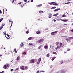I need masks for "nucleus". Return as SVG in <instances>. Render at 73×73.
Returning <instances> with one entry per match:
<instances>
[{
	"instance_id": "nucleus-56",
	"label": "nucleus",
	"mask_w": 73,
	"mask_h": 73,
	"mask_svg": "<svg viewBox=\"0 0 73 73\" xmlns=\"http://www.w3.org/2000/svg\"><path fill=\"white\" fill-rule=\"evenodd\" d=\"M11 71H13V69H11Z\"/></svg>"
},
{
	"instance_id": "nucleus-14",
	"label": "nucleus",
	"mask_w": 73,
	"mask_h": 73,
	"mask_svg": "<svg viewBox=\"0 0 73 73\" xmlns=\"http://www.w3.org/2000/svg\"><path fill=\"white\" fill-rule=\"evenodd\" d=\"M32 38H33L32 37H31L29 38L28 39V40H31L32 39Z\"/></svg>"
},
{
	"instance_id": "nucleus-50",
	"label": "nucleus",
	"mask_w": 73,
	"mask_h": 73,
	"mask_svg": "<svg viewBox=\"0 0 73 73\" xmlns=\"http://www.w3.org/2000/svg\"><path fill=\"white\" fill-rule=\"evenodd\" d=\"M21 3H22L21 2L19 3H18V4H21Z\"/></svg>"
},
{
	"instance_id": "nucleus-62",
	"label": "nucleus",
	"mask_w": 73,
	"mask_h": 73,
	"mask_svg": "<svg viewBox=\"0 0 73 73\" xmlns=\"http://www.w3.org/2000/svg\"><path fill=\"white\" fill-rule=\"evenodd\" d=\"M14 0H13V1L12 2V3H13L14 2Z\"/></svg>"
},
{
	"instance_id": "nucleus-36",
	"label": "nucleus",
	"mask_w": 73,
	"mask_h": 73,
	"mask_svg": "<svg viewBox=\"0 0 73 73\" xmlns=\"http://www.w3.org/2000/svg\"><path fill=\"white\" fill-rule=\"evenodd\" d=\"M26 33H27V34H28V33H29V32H28V31H26Z\"/></svg>"
},
{
	"instance_id": "nucleus-39",
	"label": "nucleus",
	"mask_w": 73,
	"mask_h": 73,
	"mask_svg": "<svg viewBox=\"0 0 73 73\" xmlns=\"http://www.w3.org/2000/svg\"><path fill=\"white\" fill-rule=\"evenodd\" d=\"M41 72H42V73H44L45 72V71H41Z\"/></svg>"
},
{
	"instance_id": "nucleus-46",
	"label": "nucleus",
	"mask_w": 73,
	"mask_h": 73,
	"mask_svg": "<svg viewBox=\"0 0 73 73\" xmlns=\"http://www.w3.org/2000/svg\"><path fill=\"white\" fill-rule=\"evenodd\" d=\"M19 70V68H16V69L15 70Z\"/></svg>"
},
{
	"instance_id": "nucleus-30",
	"label": "nucleus",
	"mask_w": 73,
	"mask_h": 73,
	"mask_svg": "<svg viewBox=\"0 0 73 73\" xmlns=\"http://www.w3.org/2000/svg\"><path fill=\"white\" fill-rule=\"evenodd\" d=\"M62 17H66V15L64 14L62 16Z\"/></svg>"
},
{
	"instance_id": "nucleus-64",
	"label": "nucleus",
	"mask_w": 73,
	"mask_h": 73,
	"mask_svg": "<svg viewBox=\"0 0 73 73\" xmlns=\"http://www.w3.org/2000/svg\"><path fill=\"white\" fill-rule=\"evenodd\" d=\"M50 68H52V66L51 65L50 66Z\"/></svg>"
},
{
	"instance_id": "nucleus-8",
	"label": "nucleus",
	"mask_w": 73,
	"mask_h": 73,
	"mask_svg": "<svg viewBox=\"0 0 73 73\" xmlns=\"http://www.w3.org/2000/svg\"><path fill=\"white\" fill-rule=\"evenodd\" d=\"M60 8L57 9H56L55 10H54V12H56V11H60Z\"/></svg>"
},
{
	"instance_id": "nucleus-15",
	"label": "nucleus",
	"mask_w": 73,
	"mask_h": 73,
	"mask_svg": "<svg viewBox=\"0 0 73 73\" xmlns=\"http://www.w3.org/2000/svg\"><path fill=\"white\" fill-rule=\"evenodd\" d=\"M20 60V56H18L17 58V60Z\"/></svg>"
},
{
	"instance_id": "nucleus-21",
	"label": "nucleus",
	"mask_w": 73,
	"mask_h": 73,
	"mask_svg": "<svg viewBox=\"0 0 73 73\" xmlns=\"http://www.w3.org/2000/svg\"><path fill=\"white\" fill-rule=\"evenodd\" d=\"M56 8V7H53L52 8H51V9H55V8Z\"/></svg>"
},
{
	"instance_id": "nucleus-48",
	"label": "nucleus",
	"mask_w": 73,
	"mask_h": 73,
	"mask_svg": "<svg viewBox=\"0 0 73 73\" xmlns=\"http://www.w3.org/2000/svg\"><path fill=\"white\" fill-rule=\"evenodd\" d=\"M55 49L56 50H57V49H58L57 48V47H56L55 48Z\"/></svg>"
},
{
	"instance_id": "nucleus-16",
	"label": "nucleus",
	"mask_w": 73,
	"mask_h": 73,
	"mask_svg": "<svg viewBox=\"0 0 73 73\" xmlns=\"http://www.w3.org/2000/svg\"><path fill=\"white\" fill-rule=\"evenodd\" d=\"M41 58H39V59H38V62H41Z\"/></svg>"
},
{
	"instance_id": "nucleus-1",
	"label": "nucleus",
	"mask_w": 73,
	"mask_h": 73,
	"mask_svg": "<svg viewBox=\"0 0 73 73\" xmlns=\"http://www.w3.org/2000/svg\"><path fill=\"white\" fill-rule=\"evenodd\" d=\"M24 66H20V68L21 69V70H25V69L27 70L28 69V67L27 66H26L25 68H24Z\"/></svg>"
},
{
	"instance_id": "nucleus-17",
	"label": "nucleus",
	"mask_w": 73,
	"mask_h": 73,
	"mask_svg": "<svg viewBox=\"0 0 73 73\" xmlns=\"http://www.w3.org/2000/svg\"><path fill=\"white\" fill-rule=\"evenodd\" d=\"M41 33V32L40 31H37L36 32V34H40Z\"/></svg>"
},
{
	"instance_id": "nucleus-2",
	"label": "nucleus",
	"mask_w": 73,
	"mask_h": 73,
	"mask_svg": "<svg viewBox=\"0 0 73 73\" xmlns=\"http://www.w3.org/2000/svg\"><path fill=\"white\" fill-rule=\"evenodd\" d=\"M44 39H41L38 40V42H39V43L42 42H43L44 41Z\"/></svg>"
},
{
	"instance_id": "nucleus-34",
	"label": "nucleus",
	"mask_w": 73,
	"mask_h": 73,
	"mask_svg": "<svg viewBox=\"0 0 73 73\" xmlns=\"http://www.w3.org/2000/svg\"><path fill=\"white\" fill-rule=\"evenodd\" d=\"M23 54H26V52H24L23 53Z\"/></svg>"
},
{
	"instance_id": "nucleus-59",
	"label": "nucleus",
	"mask_w": 73,
	"mask_h": 73,
	"mask_svg": "<svg viewBox=\"0 0 73 73\" xmlns=\"http://www.w3.org/2000/svg\"><path fill=\"white\" fill-rule=\"evenodd\" d=\"M2 26H4V25H4V24H2Z\"/></svg>"
},
{
	"instance_id": "nucleus-37",
	"label": "nucleus",
	"mask_w": 73,
	"mask_h": 73,
	"mask_svg": "<svg viewBox=\"0 0 73 73\" xmlns=\"http://www.w3.org/2000/svg\"><path fill=\"white\" fill-rule=\"evenodd\" d=\"M3 14H4V9H3Z\"/></svg>"
},
{
	"instance_id": "nucleus-31",
	"label": "nucleus",
	"mask_w": 73,
	"mask_h": 73,
	"mask_svg": "<svg viewBox=\"0 0 73 73\" xmlns=\"http://www.w3.org/2000/svg\"><path fill=\"white\" fill-rule=\"evenodd\" d=\"M66 41H69V39L68 38H66Z\"/></svg>"
},
{
	"instance_id": "nucleus-10",
	"label": "nucleus",
	"mask_w": 73,
	"mask_h": 73,
	"mask_svg": "<svg viewBox=\"0 0 73 73\" xmlns=\"http://www.w3.org/2000/svg\"><path fill=\"white\" fill-rule=\"evenodd\" d=\"M62 21H64V22H66L67 21H68V20L65 19V20H62Z\"/></svg>"
},
{
	"instance_id": "nucleus-55",
	"label": "nucleus",
	"mask_w": 73,
	"mask_h": 73,
	"mask_svg": "<svg viewBox=\"0 0 73 73\" xmlns=\"http://www.w3.org/2000/svg\"><path fill=\"white\" fill-rule=\"evenodd\" d=\"M54 22H55L56 21V20L54 19Z\"/></svg>"
},
{
	"instance_id": "nucleus-32",
	"label": "nucleus",
	"mask_w": 73,
	"mask_h": 73,
	"mask_svg": "<svg viewBox=\"0 0 73 73\" xmlns=\"http://www.w3.org/2000/svg\"><path fill=\"white\" fill-rule=\"evenodd\" d=\"M33 44L31 43H29V45H33Z\"/></svg>"
},
{
	"instance_id": "nucleus-40",
	"label": "nucleus",
	"mask_w": 73,
	"mask_h": 73,
	"mask_svg": "<svg viewBox=\"0 0 73 73\" xmlns=\"http://www.w3.org/2000/svg\"><path fill=\"white\" fill-rule=\"evenodd\" d=\"M57 31H55V32H53V33L54 34V33H57Z\"/></svg>"
},
{
	"instance_id": "nucleus-24",
	"label": "nucleus",
	"mask_w": 73,
	"mask_h": 73,
	"mask_svg": "<svg viewBox=\"0 0 73 73\" xmlns=\"http://www.w3.org/2000/svg\"><path fill=\"white\" fill-rule=\"evenodd\" d=\"M53 54H56V55H57V53L55 52H53Z\"/></svg>"
},
{
	"instance_id": "nucleus-9",
	"label": "nucleus",
	"mask_w": 73,
	"mask_h": 73,
	"mask_svg": "<svg viewBox=\"0 0 73 73\" xmlns=\"http://www.w3.org/2000/svg\"><path fill=\"white\" fill-rule=\"evenodd\" d=\"M24 46V44L23 43H21V48H23Z\"/></svg>"
},
{
	"instance_id": "nucleus-53",
	"label": "nucleus",
	"mask_w": 73,
	"mask_h": 73,
	"mask_svg": "<svg viewBox=\"0 0 73 73\" xmlns=\"http://www.w3.org/2000/svg\"><path fill=\"white\" fill-rule=\"evenodd\" d=\"M63 25H67V24H66L65 23L63 24Z\"/></svg>"
},
{
	"instance_id": "nucleus-51",
	"label": "nucleus",
	"mask_w": 73,
	"mask_h": 73,
	"mask_svg": "<svg viewBox=\"0 0 73 73\" xmlns=\"http://www.w3.org/2000/svg\"><path fill=\"white\" fill-rule=\"evenodd\" d=\"M31 2H33V0H31Z\"/></svg>"
},
{
	"instance_id": "nucleus-41",
	"label": "nucleus",
	"mask_w": 73,
	"mask_h": 73,
	"mask_svg": "<svg viewBox=\"0 0 73 73\" xmlns=\"http://www.w3.org/2000/svg\"><path fill=\"white\" fill-rule=\"evenodd\" d=\"M40 63V62L38 61V62H37V64H39Z\"/></svg>"
},
{
	"instance_id": "nucleus-25",
	"label": "nucleus",
	"mask_w": 73,
	"mask_h": 73,
	"mask_svg": "<svg viewBox=\"0 0 73 73\" xmlns=\"http://www.w3.org/2000/svg\"><path fill=\"white\" fill-rule=\"evenodd\" d=\"M9 66H10V65H9V64H7V67H9Z\"/></svg>"
},
{
	"instance_id": "nucleus-18",
	"label": "nucleus",
	"mask_w": 73,
	"mask_h": 73,
	"mask_svg": "<svg viewBox=\"0 0 73 73\" xmlns=\"http://www.w3.org/2000/svg\"><path fill=\"white\" fill-rule=\"evenodd\" d=\"M3 28V26H1L0 28V30H1Z\"/></svg>"
},
{
	"instance_id": "nucleus-42",
	"label": "nucleus",
	"mask_w": 73,
	"mask_h": 73,
	"mask_svg": "<svg viewBox=\"0 0 73 73\" xmlns=\"http://www.w3.org/2000/svg\"><path fill=\"white\" fill-rule=\"evenodd\" d=\"M60 62V64H62V63H63V62H62V61H61Z\"/></svg>"
},
{
	"instance_id": "nucleus-5",
	"label": "nucleus",
	"mask_w": 73,
	"mask_h": 73,
	"mask_svg": "<svg viewBox=\"0 0 73 73\" xmlns=\"http://www.w3.org/2000/svg\"><path fill=\"white\" fill-rule=\"evenodd\" d=\"M60 46L61 48H62V47L64 46V44L61 43H60Z\"/></svg>"
},
{
	"instance_id": "nucleus-38",
	"label": "nucleus",
	"mask_w": 73,
	"mask_h": 73,
	"mask_svg": "<svg viewBox=\"0 0 73 73\" xmlns=\"http://www.w3.org/2000/svg\"><path fill=\"white\" fill-rule=\"evenodd\" d=\"M54 33L53 32H52L51 33V35H54Z\"/></svg>"
},
{
	"instance_id": "nucleus-11",
	"label": "nucleus",
	"mask_w": 73,
	"mask_h": 73,
	"mask_svg": "<svg viewBox=\"0 0 73 73\" xmlns=\"http://www.w3.org/2000/svg\"><path fill=\"white\" fill-rule=\"evenodd\" d=\"M57 48L58 49H60V48H61L60 46H58L57 45Z\"/></svg>"
},
{
	"instance_id": "nucleus-58",
	"label": "nucleus",
	"mask_w": 73,
	"mask_h": 73,
	"mask_svg": "<svg viewBox=\"0 0 73 73\" xmlns=\"http://www.w3.org/2000/svg\"><path fill=\"white\" fill-rule=\"evenodd\" d=\"M54 58V59L55 58H56V57L55 56H54L53 57Z\"/></svg>"
},
{
	"instance_id": "nucleus-12",
	"label": "nucleus",
	"mask_w": 73,
	"mask_h": 73,
	"mask_svg": "<svg viewBox=\"0 0 73 73\" xmlns=\"http://www.w3.org/2000/svg\"><path fill=\"white\" fill-rule=\"evenodd\" d=\"M59 14H58V13H57L55 14L54 15H53V16H57L58 15H59Z\"/></svg>"
},
{
	"instance_id": "nucleus-6",
	"label": "nucleus",
	"mask_w": 73,
	"mask_h": 73,
	"mask_svg": "<svg viewBox=\"0 0 73 73\" xmlns=\"http://www.w3.org/2000/svg\"><path fill=\"white\" fill-rule=\"evenodd\" d=\"M48 44H46V45H45L44 47V48L45 49H46L48 47Z\"/></svg>"
},
{
	"instance_id": "nucleus-23",
	"label": "nucleus",
	"mask_w": 73,
	"mask_h": 73,
	"mask_svg": "<svg viewBox=\"0 0 73 73\" xmlns=\"http://www.w3.org/2000/svg\"><path fill=\"white\" fill-rule=\"evenodd\" d=\"M42 46V45H40V46H39L38 48V49H40V48H41V47Z\"/></svg>"
},
{
	"instance_id": "nucleus-26",
	"label": "nucleus",
	"mask_w": 73,
	"mask_h": 73,
	"mask_svg": "<svg viewBox=\"0 0 73 73\" xmlns=\"http://www.w3.org/2000/svg\"><path fill=\"white\" fill-rule=\"evenodd\" d=\"M3 20H4V18H2L0 19V23L1 22V21H2Z\"/></svg>"
},
{
	"instance_id": "nucleus-45",
	"label": "nucleus",
	"mask_w": 73,
	"mask_h": 73,
	"mask_svg": "<svg viewBox=\"0 0 73 73\" xmlns=\"http://www.w3.org/2000/svg\"><path fill=\"white\" fill-rule=\"evenodd\" d=\"M67 50L68 51H69V50H70V49H69V48H68L67 49Z\"/></svg>"
},
{
	"instance_id": "nucleus-3",
	"label": "nucleus",
	"mask_w": 73,
	"mask_h": 73,
	"mask_svg": "<svg viewBox=\"0 0 73 73\" xmlns=\"http://www.w3.org/2000/svg\"><path fill=\"white\" fill-rule=\"evenodd\" d=\"M52 4H53V5H56L57 6L58 5V4L56 2H52Z\"/></svg>"
},
{
	"instance_id": "nucleus-47",
	"label": "nucleus",
	"mask_w": 73,
	"mask_h": 73,
	"mask_svg": "<svg viewBox=\"0 0 73 73\" xmlns=\"http://www.w3.org/2000/svg\"><path fill=\"white\" fill-rule=\"evenodd\" d=\"M24 1H25V2H27V0H25Z\"/></svg>"
},
{
	"instance_id": "nucleus-13",
	"label": "nucleus",
	"mask_w": 73,
	"mask_h": 73,
	"mask_svg": "<svg viewBox=\"0 0 73 73\" xmlns=\"http://www.w3.org/2000/svg\"><path fill=\"white\" fill-rule=\"evenodd\" d=\"M39 13H44V11H39Z\"/></svg>"
},
{
	"instance_id": "nucleus-52",
	"label": "nucleus",
	"mask_w": 73,
	"mask_h": 73,
	"mask_svg": "<svg viewBox=\"0 0 73 73\" xmlns=\"http://www.w3.org/2000/svg\"><path fill=\"white\" fill-rule=\"evenodd\" d=\"M7 36H8V37H9V35L8 34H7Z\"/></svg>"
},
{
	"instance_id": "nucleus-63",
	"label": "nucleus",
	"mask_w": 73,
	"mask_h": 73,
	"mask_svg": "<svg viewBox=\"0 0 73 73\" xmlns=\"http://www.w3.org/2000/svg\"><path fill=\"white\" fill-rule=\"evenodd\" d=\"M71 32H73V30H71Z\"/></svg>"
},
{
	"instance_id": "nucleus-33",
	"label": "nucleus",
	"mask_w": 73,
	"mask_h": 73,
	"mask_svg": "<svg viewBox=\"0 0 73 73\" xmlns=\"http://www.w3.org/2000/svg\"><path fill=\"white\" fill-rule=\"evenodd\" d=\"M69 38H70V39H73V37H70Z\"/></svg>"
},
{
	"instance_id": "nucleus-60",
	"label": "nucleus",
	"mask_w": 73,
	"mask_h": 73,
	"mask_svg": "<svg viewBox=\"0 0 73 73\" xmlns=\"http://www.w3.org/2000/svg\"><path fill=\"white\" fill-rule=\"evenodd\" d=\"M21 7H22V8H23V6L22 5H21Z\"/></svg>"
},
{
	"instance_id": "nucleus-54",
	"label": "nucleus",
	"mask_w": 73,
	"mask_h": 73,
	"mask_svg": "<svg viewBox=\"0 0 73 73\" xmlns=\"http://www.w3.org/2000/svg\"><path fill=\"white\" fill-rule=\"evenodd\" d=\"M0 73H4V71H3L2 72H0Z\"/></svg>"
},
{
	"instance_id": "nucleus-49",
	"label": "nucleus",
	"mask_w": 73,
	"mask_h": 73,
	"mask_svg": "<svg viewBox=\"0 0 73 73\" xmlns=\"http://www.w3.org/2000/svg\"><path fill=\"white\" fill-rule=\"evenodd\" d=\"M2 13V12H1V11L0 10V13L1 14Z\"/></svg>"
},
{
	"instance_id": "nucleus-57",
	"label": "nucleus",
	"mask_w": 73,
	"mask_h": 73,
	"mask_svg": "<svg viewBox=\"0 0 73 73\" xmlns=\"http://www.w3.org/2000/svg\"><path fill=\"white\" fill-rule=\"evenodd\" d=\"M54 58V59L55 58H56V57L55 56H54L53 57Z\"/></svg>"
},
{
	"instance_id": "nucleus-27",
	"label": "nucleus",
	"mask_w": 73,
	"mask_h": 73,
	"mask_svg": "<svg viewBox=\"0 0 73 73\" xmlns=\"http://www.w3.org/2000/svg\"><path fill=\"white\" fill-rule=\"evenodd\" d=\"M42 5V4L39 5L37 6V7H41Z\"/></svg>"
},
{
	"instance_id": "nucleus-28",
	"label": "nucleus",
	"mask_w": 73,
	"mask_h": 73,
	"mask_svg": "<svg viewBox=\"0 0 73 73\" xmlns=\"http://www.w3.org/2000/svg\"><path fill=\"white\" fill-rule=\"evenodd\" d=\"M70 2H67L65 3V4H70Z\"/></svg>"
},
{
	"instance_id": "nucleus-35",
	"label": "nucleus",
	"mask_w": 73,
	"mask_h": 73,
	"mask_svg": "<svg viewBox=\"0 0 73 73\" xmlns=\"http://www.w3.org/2000/svg\"><path fill=\"white\" fill-rule=\"evenodd\" d=\"M6 31H5V33H4V32H3V35H6Z\"/></svg>"
},
{
	"instance_id": "nucleus-19",
	"label": "nucleus",
	"mask_w": 73,
	"mask_h": 73,
	"mask_svg": "<svg viewBox=\"0 0 73 73\" xmlns=\"http://www.w3.org/2000/svg\"><path fill=\"white\" fill-rule=\"evenodd\" d=\"M14 51H15V53H17V51H16V48H15L14 49Z\"/></svg>"
},
{
	"instance_id": "nucleus-20",
	"label": "nucleus",
	"mask_w": 73,
	"mask_h": 73,
	"mask_svg": "<svg viewBox=\"0 0 73 73\" xmlns=\"http://www.w3.org/2000/svg\"><path fill=\"white\" fill-rule=\"evenodd\" d=\"M3 68L4 69H7V66H6V65H5L3 66Z\"/></svg>"
},
{
	"instance_id": "nucleus-43",
	"label": "nucleus",
	"mask_w": 73,
	"mask_h": 73,
	"mask_svg": "<svg viewBox=\"0 0 73 73\" xmlns=\"http://www.w3.org/2000/svg\"><path fill=\"white\" fill-rule=\"evenodd\" d=\"M51 60H52V61H53V60H54V58L53 57L52 58Z\"/></svg>"
},
{
	"instance_id": "nucleus-29",
	"label": "nucleus",
	"mask_w": 73,
	"mask_h": 73,
	"mask_svg": "<svg viewBox=\"0 0 73 73\" xmlns=\"http://www.w3.org/2000/svg\"><path fill=\"white\" fill-rule=\"evenodd\" d=\"M46 57H49V53L48 54L46 55Z\"/></svg>"
},
{
	"instance_id": "nucleus-44",
	"label": "nucleus",
	"mask_w": 73,
	"mask_h": 73,
	"mask_svg": "<svg viewBox=\"0 0 73 73\" xmlns=\"http://www.w3.org/2000/svg\"><path fill=\"white\" fill-rule=\"evenodd\" d=\"M49 4H50V5H51V4H53V3H52V2H51V3H48Z\"/></svg>"
},
{
	"instance_id": "nucleus-22",
	"label": "nucleus",
	"mask_w": 73,
	"mask_h": 73,
	"mask_svg": "<svg viewBox=\"0 0 73 73\" xmlns=\"http://www.w3.org/2000/svg\"><path fill=\"white\" fill-rule=\"evenodd\" d=\"M59 44V42H57L56 43V45H58Z\"/></svg>"
},
{
	"instance_id": "nucleus-61",
	"label": "nucleus",
	"mask_w": 73,
	"mask_h": 73,
	"mask_svg": "<svg viewBox=\"0 0 73 73\" xmlns=\"http://www.w3.org/2000/svg\"><path fill=\"white\" fill-rule=\"evenodd\" d=\"M6 38H7V39H9V38H8V37H6Z\"/></svg>"
},
{
	"instance_id": "nucleus-7",
	"label": "nucleus",
	"mask_w": 73,
	"mask_h": 73,
	"mask_svg": "<svg viewBox=\"0 0 73 73\" xmlns=\"http://www.w3.org/2000/svg\"><path fill=\"white\" fill-rule=\"evenodd\" d=\"M52 14H50V15L48 17V18L50 19L52 17Z\"/></svg>"
},
{
	"instance_id": "nucleus-4",
	"label": "nucleus",
	"mask_w": 73,
	"mask_h": 73,
	"mask_svg": "<svg viewBox=\"0 0 73 73\" xmlns=\"http://www.w3.org/2000/svg\"><path fill=\"white\" fill-rule=\"evenodd\" d=\"M35 62V60L31 59V64H33Z\"/></svg>"
}]
</instances>
